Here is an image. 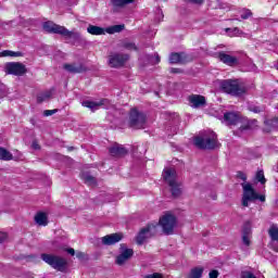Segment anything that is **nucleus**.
<instances>
[{
  "instance_id": "f257e3e1",
  "label": "nucleus",
  "mask_w": 278,
  "mask_h": 278,
  "mask_svg": "<svg viewBox=\"0 0 278 278\" xmlns=\"http://www.w3.org/2000/svg\"><path fill=\"white\" fill-rule=\"evenodd\" d=\"M237 178L244 181L241 184V187L243 189L241 205L243 207H249V203H255L256 201H261V203H264L266 201V195L258 194V192L255 191V188H253V185L247 182V174H244L243 172H237Z\"/></svg>"
},
{
  "instance_id": "f03ea898",
  "label": "nucleus",
  "mask_w": 278,
  "mask_h": 278,
  "mask_svg": "<svg viewBox=\"0 0 278 278\" xmlns=\"http://www.w3.org/2000/svg\"><path fill=\"white\" fill-rule=\"evenodd\" d=\"M163 179L169 187L173 199H179V197L184 194V188H181V184L177 181V170H175V168H165Z\"/></svg>"
},
{
  "instance_id": "7ed1b4c3",
  "label": "nucleus",
  "mask_w": 278,
  "mask_h": 278,
  "mask_svg": "<svg viewBox=\"0 0 278 278\" xmlns=\"http://www.w3.org/2000/svg\"><path fill=\"white\" fill-rule=\"evenodd\" d=\"M217 136L214 132H204L193 138V144L202 151H214L216 149Z\"/></svg>"
},
{
  "instance_id": "20e7f679",
  "label": "nucleus",
  "mask_w": 278,
  "mask_h": 278,
  "mask_svg": "<svg viewBox=\"0 0 278 278\" xmlns=\"http://www.w3.org/2000/svg\"><path fill=\"white\" fill-rule=\"evenodd\" d=\"M41 260L59 273H66L68 268V261L60 255L42 253Z\"/></svg>"
},
{
  "instance_id": "39448f33",
  "label": "nucleus",
  "mask_w": 278,
  "mask_h": 278,
  "mask_svg": "<svg viewBox=\"0 0 278 278\" xmlns=\"http://www.w3.org/2000/svg\"><path fill=\"white\" fill-rule=\"evenodd\" d=\"M156 227H162L163 233L165 236H173L175 233V227L177 226V217L173 214L163 215L157 224H154Z\"/></svg>"
},
{
  "instance_id": "423d86ee",
  "label": "nucleus",
  "mask_w": 278,
  "mask_h": 278,
  "mask_svg": "<svg viewBox=\"0 0 278 278\" xmlns=\"http://www.w3.org/2000/svg\"><path fill=\"white\" fill-rule=\"evenodd\" d=\"M128 125L131 129H144V125H147V115L137 109H131L129 112Z\"/></svg>"
},
{
  "instance_id": "0eeeda50",
  "label": "nucleus",
  "mask_w": 278,
  "mask_h": 278,
  "mask_svg": "<svg viewBox=\"0 0 278 278\" xmlns=\"http://www.w3.org/2000/svg\"><path fill=\"white\" fill-rule=\"evenodd\" d=\"M222 90H224L227 94H231V97H242V94L247 92V89L241 87L240 84H238V80L232 79L223 80Z\"/></svg>"
},
{
  "instance_id": "6e6552de",
  "label": "nucleus",
  "mask_w": 278,
  "mask_h": 278,
  "mask_svg": "<svg viewBox=\"0 0 278 278\" xmlns=\"http://www.w3.org/2000/svg\"><path fill=\"white\" fill-rule=\"evenodd\" d=\"M4 72L7 75L23 77L27 73V66L21 62H9L5 64Z\"/></svg>"
},
{
  "instance_id": "1a4fd4ad",
  "label": "nucleus",
  "mask_w": 278,
  "mask_h": 278,
  "mask_svg": "<svg viewBox=\"0 0 278 278\" xmlns=\"http://www.w3.org/2000/svg\"><path fill=\"white\" fill-rule=\"evenodd\" d=\"M131 257H134V249H129L127 244L122 243L119 245V254L115 258V264L117 266H125Z\"/></svg>"
},
{
  "instance_id": "9d476101",
  "label": "nucleus",
  "mask_w": 278,
  "mask_h": 278,
  "mask_svg": "<svg viewBox=\"0 0 278 278\" xmlns=\"http://www.w3.org/2000/svg\"><path fill=\"white\" fill-rule=\"evenodd\" d=\"M157 231V226L155 224H148L147 227L142 228L136 237V242L139 245H142L143 242H147L153 233Z\"/></svg>"
},
{
  "instance_id": "9b49d317",
  "label": "nucleus",
  "mask_w": 278,
  "mask_h": 278,
  "mask_svg": "<svg viewBox=\"0 0 278 278\" xmlns=\"http://www.w3.org/2000/svg\"><path fill=\"white\" fill-rule=\"evenodd\" d=\"M129 54L125 53H113L109 56V66L111 68H121L127 64Z\"/></svg>"
},
{
  "instance_id": "f8f14e48",
  "label": "nucleus",
  "mask_w": 278,
  "mask_h": 278,
  "mask_svg": "<svg viewBox=\"0 0 278 278\" xmlns=\"http://www.w3.org/2000/svg\"><path fill=\"white\" fill-rule=\"evenodd\" d=\"M63 38L72 39L73 45H79V47H86L88 45V40L81 36V33L76 30H68L65 28L63 33Z\"/></svg>"
},
{
  "instance_id": "ddd939ff",
  "label": "nucleus",
  "mask_w": 278,
  "mask_h": 278,
  "mask_svg": "<svg viewBox=\"0 0 278 278\" xmlns=\"http://www.w3.org/2000/svg\"><path fill=\"white\" fill-rule=\"evenodd\" d=\"M251 129H257V119H241V126L237 130H233V136L240 137L244 131H249Z\"/></svg>"
},
{
  "instance_id": "4468645a",
  "label": "nucleus",
  "mask_w": 278,
  "mask_h": 278,
  "mask_svg": "<svg viewBox=\"0 0 278 278\" xmlns=\"http://www.w3.org/2000/svg\"><path fill=\"white\" fill-rule=\"evenodd\" d=\"M64 71L67 73H71L72 75H78L81 73H86L88 71V67L84 65L83 63H64L63 64Z\"/></svg>"
},
{
  "instance_id": "2eb2a0df",
  "label": "nucleus",
  "mask_w": 278,
  "mask_h": 278,
  "mask_svg": "<svg viewBox=\"0 0 278 278\" xmlns=\"http://www.w3.org/2000/svg\"><path fill=\"white\" fill-rule=\"evenodd\" d=\"M188 101L190 108H193L194 110H199V108H205V105H207V100H205V97L201 94H191L188 97Z\"/></svg>"
},
{
  "instance_id": "dca6fc26",
  "label": "nucleus",
  "mask_w": 278,
  "mask_h": 278,
  "mask_svg": "<svg viewBox=\"0 0 278 278\" xmlns=\"http://www.w3.org/2000/svg\"><path fill=\"white\" fill-rule=\"evenodd\" d=\"M43 29L48 34H59V36H64V31L66 30V27L60 26L51 21L43 23Z\"/></svg>"
},
{
  "instance_id": "f3484780",
  "label": "nucleus",
  "mask_w": 278,
  "mask_h": 278,
  "mask_svg": "<svg viewBox=\"0 0 278 278\" xmlns=\"http://www.w3.org/2000/svg\"><path fill=\"white\" fill-rule=\"evenodd\" d=\"M123 238H124L123 232H115V233L106 235V236L102 237V244H104L105 247H112V245L116 244L117 242H121V240H123Z\"/></svg>"
},
{
  "instance_id": "a211bd4d",
  "label": "nucleus",
  "mask_w": 278,
  "mask_h": 278,
  "mask_svg": "<svg viewBox=\"0 0 278 278\" xmlns=\"http://www.w3.org/2000/svg\"><path fill=\"white\" fill-rule=\"evenodd\" d=\"M109 153L112 157H125V155L129 153V150H127L123 144L115 143L109 148Z\"/></svg>"
},
{
  "instance_id": "6ab92c4d",
  "label": "nucleus",
  "mask_w": 278,
  "mask_h": 278,
  "mask_svg": "<svg viewBox=\"0 0 278 278\" xmlns=\"http://www.w3.org/2000/svg\"><path fill=\"white\" fill-rule=\"evenodd\" d=\"M188 54L186 52H173L169 54V64H186Z\"/></svg>"
},
{
  "instance_id": "aec40b11",
  "label": "nucleus",
  "mask_w": 278,
  "mask_h": 278,
  "mask_svg": "<svg viewBox=\"0 0 278 278\" xmlns=\"http://www.w3.org/2000/svg\"><path fill=\"white\" fill-rule=\"evenodd\" d=\"M218 60H220L223 64H227V66H238V64H240L238 58L232 56L231 54H227L225 52L218 53Z\"/></svg>"
},
{
  "instance_id": "412c9836",
  "label": "nucleus",
  "mask_w": 278,
  "mask_h": 278,
  "mask_svg": "<svg viewBox=\"0 0 278 278\" xmlns=\"http://www.w3.org/2000/svg\"><path fill=\"white\" fill-rule=\"evenodd\" d=\"M224 121L227 125H237L238 123H242L240 115L236 112L225 113Z\"/></svg>"
},
{
  "instance_id": "4be33fe9",
  "label": "nucleus",
  "mask_w": 278,
  "mask_h": 278,
  "mask_svg": "<svg viewBox=\"0 0 278 278\" xmlns=\"http://www.w3.org/2000/svg\"><path fill=\"white\" fill-rule=\"evenodd\" d=\"M269 237L271 239V247L276 253H278V227L273 224L268 230Z\"/></svg>"
},
{
  "instance_id": "5701e85b",
  "label": "nucleus",
  "mask_w": 278,
  "mask_h": 278,
  "mask_svg": "<svg viewBox=\"0 0 278 278\" xmlns=\"http://www.w3.org/2000/svg\"><path fill=\"white\" fill-rule=\"evenodd\" d=\"M105 101H106L105 99H102L99 102L86 100V101L81 102V105L84 108H88L89 110H91V112H94V111L99 110V108H101V105H105Z\"/></svg>"
},
{
  "instance_id": "b1692460",
  "label": "nucleus",
  "mask_w": 278,
  "mask_h": 278,
  "mask_svg": "<svg viewBox=\"0 0 278 278\" xmlns=\"http://www.w3.org/2000/svg\"><path fill=\"white\" fill-rule=\"evenodd\" d=\"M88 34H91V36H105V29L101 26H94L90 24L87 27Z\"/></svg>"
},
{
  "instance_id": "393cba45",
  "label": "nucleus",
  "mask_w": 278,
  "mask_h": 278,
  "mask_svg": "<svg viewBox=\"0 0 278 278\" xmlns=\"http://www.w3.org/2000/svg\"><path fill=\"white\" fill-rule=\"evenodd\" d=\"M264 125L266 126L264 131L269 134V131H271L273 129H277V127H278V118L277 117H273L271 119H266L264 122Z\"/></svg>"
},
{
  "instance_id": "a878e982",
  "label": "nucleus",
  "mask_w": 278,
  "mask_h": 278,
  "mask_svg": "<svg viewBox=\"0 0 278 278\" xmlns=\"http://www.w3.org/2000/svg\"><path fill=\"white\" fill-rule=\"evenodd\" d=\"M35 223H37V225H40L42 227H47V225H49L47 214L42 212L37 213L35 216Z\"/></svg>"
},
{
  "instance_id": "bb28decb",
  "label": "nucleus",
  "mask_w": 278,
  "mask_h": 278,
  "mask_svg": "<svg viewBox=\"0 0 278 278\" xmlns=\"http://www.w3.org/2000/svg\"><path fill=\"white\" fill-rule=\"evenodd\" d=\"M81 179L87 184V186H97V178L90 175V172H85L81 174Z\"/></svg>"
},
{
  "instance_id": "cd10ccee",
  "label": "nucleus",
  "mask_w": 278,
  "mask_h": 278,
  "mask_svg": "<svg viewBox=\"0 0 278 278\" xmlns=\"http://www.w3.org/2000/svg\"><path fill=\"white\" fill-rule=\"evenodd\" d=\"M0 160H3L4 162H10V160H14V155L11 154L8 149L0 148Z\"/></svg>"
},
{
  "instance_id": "c85d7f7f",
  "label": "nucleus",
  "mask_w": 278,
  "mask_h": 278,
  "mask_svg": "<svg viewBox=\"0 0 278 278\" xmlns=\"http://www.w3.org/2000/svg\"><path fill=\"white\" fill-rule=\"evenodd\" d=\"M125 29V25H113L105 29L106 34H121Z\"/></svg>"
},
{
  "instance_id": "c756f323",
  "label": "nucleus",
  "mask_w": 278,
  "mask_h": 278,
  "mask_svg": "<svg viewBox=\"0 0 278 278\" xmlns=\"http://www.w3.org/2000/svg\"><path fill=\"white\" fill-rule=\"evenodd\" d=\"M203 267H194L190 270L189 278H201L203 277Z\"/></svg>"
},
{
  "instance_id": "7c9ffc66",
  "label": "nucleus",
  "mask_w": 278,
  "mask_h": 278,
  "mask_svg": "<svg viewBox=\"0 0 278 278\" xmlns=\"http://www.w3.org/2000/svg\"><path fill=\"white\" fill-rule=\"evenodd\" d=\"M136 0H112L113 8H125V5H129V3H134Z\"/></svg>"
},
{
  "instance_id": "2f4dec72",
  "label": "nucleus",
  "mask_w": 278,
  "mask_h": 278,
  "mask_svg": "<svg viewBox=\"0 0 278 278\" xmlns=\"http://www.w3.org/2000/svg\"><path fill=\"white\" fill-rule=\"evenodd\" d=\"M2 55L4 58H8V56H10V58H23V52H21V51L14 52L12 50H4L2 52Z\"/></svg>"
},
{
  "instance_id": "473e14b6",
  "label": "nucleus",
  "mask_w": 278,
  "mask_h": 278,
  "mask_svg": "<svg viewBox=\"0 0 278 278\" xmlns=\"http://www.w3.org/2000/svg\"><path fill=\"white\" fill-rule=\"evenodd\" d=\"M249 112H253L254 114H262V112H265V106H257L255 104L248 105Z\"/></svg>"
},
{
  "instance_id": "72a5a7b5",
  "label": "nucleus",
  "mask_w": 278,
  "mask_h": 278,
  "mask_svg": "<svg viewBox=\"0 0 278 278\" xmlns=\"http://www.w3.org/2000/svg\"><path fill=\"white\" fill-rule=\"evenodd\" d=\"M122 47L124 49H127V51H138V46H136L134 42L131 41H124L122 43Z\"/></svg>"
},
{
  "instance_id": "f704fd0d",
  "label": "nucleus",
  "mask_w": 278,
  "mask_h": 278,
  "mask_svg": "<svg viewBox=\"0 0 278 278\" xmlns=\"http://www.w3.org/2000/svg\"><path fill=\"white\" fill-rule=\"evenodd\" d=\"M51 91H47L45 93H41L37 97V103H43V101H47L51 99Z\"/></svg>"
},
{
  "instance_id": "c9c22d12",
  "label": "nucleus",
  "mask_w": 278,
  "mask_h": 278,
  "mask_svg": "<svg viewBox=\"0 0 278 278\" xmlns=\"http://www.w3.org/2000/svg\"><path fill=\"white\" fill-rule=\"evenodd\" d=\"M255 179H256V181H258V184H262V186H264V184H266V177L264 176V170L263 169H260L256 173Z\"/></svg>"
},
{
  "instance_id": "e433bc0d",
  "label": "nucleus",
  "mask_w": 278,
  "mask_h": 278,
  "mask_svg": "<svg viewBox=\"0 0 278 278\" xmlns=\"http://www.w3.org/2000/svg\"><path fill=\"white\" fill-rule=\"evenodd\" d=\"M242 236H251V222H245L243 225Z\"/></svg>"
},
{
  "instance_id": "4c0bfd02",
  "label": "nucleus",
  "mask_w": 278,
  "mask_h": 278,
  "mask_svg": "<svg viewBox=\"0 0 278 278\" xmlns=\"http://www.w3.org/2000/svg\"><path fill=\"white\" fill-rule=\"evenodd\" d=\"M251 16H253V12H251V10H249V9H243L242 10L241 18L243 21H247L248 18H251Z\"/></svg>"
},
{
  "instance_id": "58836bf2",
  "label": "nucleus",
  "mask_w": 278,
  "mask_h": 278,
  "mask_svg": "<svg viewBox=\"0 0 278 278\" xmlns=\"http://www.w3.org/2000/svg\"><path fill=\"white\" fill-rule=\"evenodd\" d=\"M251 235H242V242L245 244V247H251Z\"/></svg>"
},
{
  "instance_id": "ea45409f",
  "label": "nucleus",
  "mask_w": 278,
  "mask_h": 278,
  "mask_svg": "<svg viewBox=\"0 0 278 278\" xmlns=\"http://www.w3.org/2000/svg\"><path fill=\"white\" fill-rule=\"evenodd\" d=\"M53 114H58V109L43 111V116H53Z\"/></svg>"
},
{
  "instance_id": "a19ab883",
  "label": "nucleus",
  "mask_w": 278,
  "mask_h": 278,
  "mask_svg": "<svg viewBox=\"0 0 278 278\" xmlns=\"http://www.w3.org/2000/svg\"><path fill=\"white\" fill-rule=\"evenodd\" d=\"M143 278H164V276H162V274L160 273H154V274L146 275L143 276Z\"/></svg>"
},
{
  "instance_id": "79ce46f5",
  "label": "nucleus",
  "mask_w": 278,
  "mask_h": 278,
  "mask_svg": "<svg viewBox=\"0 0 278 278\" xmlns=\"http://www.w3.org/2000/svg\"><path fill=\"white\" fill-rule=\"evenodd\" d=\"M188 1V3H193V5H203L204 0H185Z\"/></svg>"
},
{
  "instance_id": "37998d69",
  "label": "nucleus",
  "mask_w": 278,
  "mask_h": 278,
  "mask_svg": "<svg viewBox=\"0 0 278 278\" xmlns=\"http://www.w3.org/2000/svg\"><path fill=\"white\" fill-rule=\"evenodd\" d=\"M170 73H173L174 75H178V74L184 73V70L177 68V67H172Z\"/></svg>"
},
{
  "instance_id": "c03bdc74",
  "label": "nucleus",
  "mask_w": 278,
  "mask_h": 278,
  "mask_svg": "<svg viewBox=\"0 0 278 278\" xmlns=\"http://www.w3.org/2000/svg\"><path fill=\"white\" fill-rule=\"evenodd\" d=\"M208 278H218V270L213 269L208 274Z\"/></svg>"
},
{
  "instance_id": "a18cd8bd",
  "label": "nucleus",
  "mask_w": 278,
  "mask_h": 278,
  "mask_svg": "<svg viewBox=\"0 0 278 278\" xmlns=\"http://www.w3.org/2000/svg\"><path fill=\"white\" fill-rule=\"evenodd\" d=\"M76 257L78 260H86V253H84V252H76Z\"/></svg>"
},
{
  "instance_id": "49530a36",
  "label": "nucleus",
  "mask_w": 278,
  "mask_h": 278,
  "mask_svg": "<svg viewBox=\"0 0 278 278\" xmlns=\"http://www.w3.org/2000/svg\"><path fill=\"white\" fill-rule=\"evenodd\" d=\"M226 31H233V34H240V28L235 27V28H226Z\"/></svg>"
},
{
  "instance_id": "de8ad7c7",
  "label": "nucleus",
  "mask_w": 278,
  "mask_h": 278,
  "mask_svg": "<svg viewBox=\"0 0 278 278\" xmlns=\"http://www.w3.org/2000/svg\"><path fill=\"white\" fill-rule=\"evenodd\" d=\"M151 63H152V64H160V54L156 53L154 61L151 60Z\"/></svg>"
},
{
  "instance_id": "09e8293b",
  "label": "nucleus",
  "mask_w": 278,
  "mask_h": 278,
  "mask_svg": "<svg viewBox=\"0 0 278 278\" xmlns=\"http://www.w3.org/2000/svg\"><path fill=\"white\" fill-rule=\"evenodd\" d=\"M66 253H68L70 255L74 256L75 255V249H73V248L66 249Z\"/></svg>"
},
{
  "instance_id": "8fccbe9b",
  "label": "nucleus",
  "mask_w": 278,
  "mask_h": 278,
  "mask_svg": "<svg viewBox=\"0 0 278 278\" xmlns=\"http://www.w3.org/2000/svg\"><path fill=\"white\" fill-rule=\"evenodd\" d=\"M34 149H40V146H38L37 143H33Z\"/></svg>"
},
{
  "instance_id": "3c124183",
  "label": "nucleus",
  "mask_w": 278,
  "mask_h": 278,
  "mask_svg": "<svg viewBox=\"0 0 278 278\" xmlns=\"http://www.w3.org/2000/svg\"><path fill=\"white\" fill-rule=\"evenodd\" d=\"M252 71H257V66L255 64H252Z\"/></svg>"
},
{
  "instance_id": "603ef678",
  "label": "nucleus",
  "mask_w": 278,
  "mask_h": 278,
  "mask_svg": "<svg viewBox=\"0 0 278 278\" xmlns=\"http://www.w3.org/2000/svg\"><path fill=\"white\" fill-rule=\"evenodd\" d=\"M68 151H73V147H72V148H68Z\"/></svg>"
},
{
  "instance_id": "864d4df0",
  "label": "nucleus",
  "mask_w": 278,
  "mask_h": 278,
  "mask_svg": "<svg viewBox=\"0 0 278 278\" xmlns=\"http://www.w3.org/2000/svg\"><path fill=\"white\" fill-rule=\"evenodd\" d=\"M157 12H162V10H161V9H157Z\"/></svg>"
},
{
  "instance_id": "5fc2aeb1",
  "label": "nucleus",
  "mask_w": 278,
  "mask_h": 278,
  "mask_svg": "<svg viewBox=\"0 0 278 278\" xmlns=\"http://www.w3.org/2000/svg\"><path fill=\"white\" fill-rule=\"evenodd\" d=\"M213 199L216 200V195H213Z\"/></svg>"
},
{
  "instance_id": "6e6d98bb",
  "label": "nucleus",
  "mask_w": 278,
  "mask_h": 278,
  "mask_svg": "<svg viewBox=\"0 0 278 278\" xmlns=\"http://www.w3.org/2000/svg\"><path fill=\"white\" fill-rule=\"evenodd\" d=\"M0 242H1V237H0Z\"/></svg>"
}]
</instances>
